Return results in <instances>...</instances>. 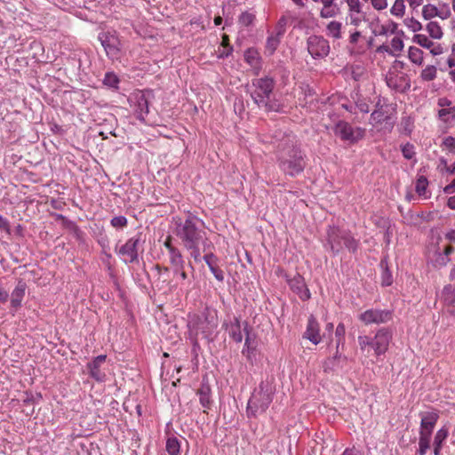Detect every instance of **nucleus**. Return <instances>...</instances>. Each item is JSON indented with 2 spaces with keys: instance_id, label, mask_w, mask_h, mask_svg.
Returning a JSON list of instances; mask_svg holds the SVG:
<instances>
[{
  "instance_id": "1",
  "label": "nucleus",
  "mask_w": 455,
  "mask_h": 455,
  "mask_svg": "<svg viewBox=\"0 0 455 455\" xmlns=\"http://www.w3.org/2000/svg\"><path fill=\"white\" fill-rule=\"evenodd\" d=\"M173 234L196 262L202 260V252L212 247L204 222L195 215L190 214L185 220H175Z\"/></svg>"
},
{
  "instance_id": "2",
  "label": "nucleus",
  "mask_w": 455,
  "mask_h": 455,
  "mask_svg": "<svg viewBox=\"0 0 455 455\" xmlns=\"http://www.w3.org/2000/svg\"><path fill=\"white\" fill-rule=\"evenodd\" d=\"M278 166L286 175L295 177L301 173L306 167L305 155L297 145H287L280 149Z\"/></svg>"
},
{
  "instance_id": "3",
  "label": "nucleus",
  "mask_w": 455,
  "mask_h": 455,
  "mask_svg": "<svg viewBox=\"0 0 455 455\" xmlns=\"http://www.w3.org/2000/svg\"><path fill=\"white\" fill-rule=\"evenodd\" d=\"M275 388L269 381H262L252 392L246 408L249 418L264 413L271 404Z\"/></svg>"
},
{
  "instance_id": "4",
  "label": "nucleus",
  "mask_w": 455,
  "mask_h": 455,
  "mask_svg": "<svg viewBox=\"0 0 455 455\" xmlns=\"http://www.w3.org/2000/svg\"><path fill=\"white\" fill-rule=\"evenodd\" d=\"M251 86L254 88L251 92L254 102L258 106H264L267 109L272 110L267 101L275 86L274 79L269 76L253 79Z\"/></svg>"
},
{
  "instance_id": "5",
  "label": "nucleus",
  "mask_w": 455,
  "mask_h": 455,
  "mask_svg": "<svg viewBox=\"0 0 455 455\" xmlns=\"http://www.w3.org/2000/svg\"><path fill=\"white\" fill-rule=\"evenodd\" d=\"M144 240L141 234L131 237L117 251L118 255L125 263H133L138 260L140 251H143Z\"/></svg>"
},
{
  "instance_id": "6",
  "label": "nucleus",
  "mask_w": 455,
  "mask_h": 455,
  "mask_svg": "<svg viewBox=\"0 0 455 455\" xmlns=\"http://www.w3.org/2000/svg\"><path fill=\"white\" fill-rule=\"evenodd\" d=\"M347 4L346 24L359 28L363 22L368 21L366 12L361 0H344Z\"/></svg>"
},
{
  "instance_id": "7",
  "label": "nucleus",
  "mask_w": 455,
  "mask_h": 455,
  "mask_svg": "<svg viewBox=\"0 0 455 455\" xmlns=\"http://www.w3.org/2000/svg\"><path fill=\"white\" fill-rule=\"evenodd\" d=\"M438 119L443 130H448L455 125V106L447 98L438 99Z\"/></svg>"
},
{
  "instance_id": "8",
  "label": "nucleus",
  "mask_w": 455,
  "mask_h": 455,
  "mask_svg": "<svg viewBox=\"0 0 455 455\" xmlns=\"http://www.w3.org/2000/svg\"><path fill=\"white\" fill-rule=\"evenodd\" d=\"M334 133L342 140L355 143L364 136V130L359 127H353L345 121H339L334 126Z\"/></svg>"
},
{
  "instance_id": "9",
  "label": "nucleus",
  "mask_w": 455,
  "mask_h": 455,
  "mask_svg": "<svg viewBox=\"0 0 455 455\" xmlns=\"http://www.w3.org/2000/svg\"><path fill=\"white\" fill-rule=\"evenodd\" d=\"M421 13L426 20H431L436 17L445 20L452 15L450 4L444 2H439L436 5L432 4H425L422 7Z\"/></svg>"
},
{
  "instance_id": "10",
  "label": "nucleus",
  "mask_w": 455,
  "mask_h": 455,
  "mask_svg": "<svg viewBox=\"0 0 455 455\" xmlns=\"http://www.w3.org/2000/svg\"><path fill=\"white\" fill-rule=\"evenodd\" d=\"M307 51L314 59H323L330 52V44L327 39L321 36H310L307 38Z\"/></svg>"
},
{
  "instance_id": "11",
  "label": "nucleus",
  "mask_w": 455,
  "mask_h": 455,
  "mask_svg": "<svg viewBox=\"0 0 455 455\" xmlns=\"http://www.w3.org/2000/svg\"><path fill=\"white\" fill-rule=\"evenodd\" d=\"M359 320L364 324H379L387 323L392 319V312L387 309L371 308L361 313L358 316Z\"/></svg>"
},
{
  "instance_id": "12",
  "label": "nucleus",
  "mask_w": 455,
  "mask_h": 455,
  "mask_svg": "<svg viewBox=\"0 0 455 455\" xmlns=\"http://www.w3.org/2000/svg\"><path fill=\"white\" fill-rule=\"evenodd\" d=\"M371 122L373 125L384 124V128L391 131L395 124V118L391 116L390 107L378 103L377 109L371 115Z\"/></svg>"
},
{
  "instance_id": "13",
  "label": "nucleus",
  "mask_w": 455,
  "mask_h": 455,
  "mask_svg": "<svg viewBox=\"0 0 455 455\" xmlns=\"http://www.w3.org/2000/svg\"><path fill=\"white\" fill-rule=\"evenodd\" d=\"M189 327L196 334L202 333L205 338L212 335L218 327V321L213 315L197 317L196 322L189 323Z\"/></svg>"
},
{
  "instance_id": "14",
  "label": "nucleus",
  "mask_w": 455,
  "mask_h": 455,
  "mask_svg": "<svg viewBox=\"0 0 455 455\" xmlns=\"http://www.w3.org/2000/svg\"><path fill=\"white\" fill-rule=\"evenodd\" d=\"M386 82L389 88L403 92L410 89V79L408 76L398 70H390L386 76Z\"/></svg>"
},
{
  "instance_id": "15",
  "label": "nucleus",
  "mask_w": 455,
  "mask_h": 455,
  "mask_svg": "<svg viewBox=\"0 0 455 455\" xmlns=\"http://www.w3.org/2000/svg\"><path fill=\"white\" fill-rule=\"evenodd\" d=\"M392 333L387 328H380L372 338V349L377 356L384 355L389 347Z\"/></svg>"
},
{
  "instance_id": "16",
  "label": "nucleus",
  "mask_w": 455,
  "mask_h": 455,
  "mask_svg": "<svg viewBox=\"0 0 455 455\" xmlns=\"http://www.w3.org/2000/svg\"><path fill=\"white\" fill-rule=\"evenodd\" d=\"M455 251L451 245H445L443 250L436 249L429 259V263L436 269L443 268L450 262V255Z\"/></svg>"
},
{
  "instance_id": "17",
  "label": "nucleus",
  "mask_w": 455,
  "mask_h": 455,
  "mask_svg": "<svg viewBox=\"0 0 455 455\" xmlns=\"http://www.w3.org/2000/svg\"><path fill=\"white\" fill-rule=\"evenodd\" d=\"M107 355H100L96 356L92 362L87 363L89 375L97 382H104L107 379L105 371H101V365L106 362Z\"/></svg>"
},
{
  "instance_id": "18",
  "label": "nucleus",
  "mask_w": 455,
  "mask_h": 455,
  "mask_svg": "<svg viewBox=\"0 0 455 455\" xmlns=\"http://www.w3.org/2000/svg\"><path fill=\"white\" fill-rule=\"evenodd\" d=\"M343 230L336 227H329L327 230V243L331 251L336 254L343 248Z\"/></svg>"
},
{
  "instance_id": "19",
  "label": "nucleus",
  "mask_w": 455,
  "mask_h": 455,
  "mask_svg": "<svg viewBox=\"0 0 455 455\" xmlns=\"http://www.w3.org/2000/svg\"><path fill=\"white\" fill-rule=\"evenodd\" d=\"M303 338L308 339L314 345L319 344L322 340L319 323L312 315L308 317L307 328L303 334Z\"/></svg>"
},
{
  "instance_id": "20",
  "label": "nucleus",
  "mask_w": 455,
  "mask_h": 455,
  "mask_svg": "<svg viewBox=\"0 0 455 455\" xmlns=\"http://www.w3.org/2000/svg\"><path fill=\"white\" fill-rule=\"evenodd\" d=\"M134 112L140 121H145V117L149 112L148 100L145 93L138 92L134 95Z\"/></svg>"
},
{
  "instance_id": "21",
  "label": "nucleus",
  "mask_w": 455,
  "mask_h": 455,
  "mask_svg": "<svg viewBox=\"0 0 455 455\" xmlns=\"http://www.w3.org/2000/svg\"><path fill=\"white\" fill-rule=\"evenodd\" d=\"M100 39L107 55L111 59H117L120 52L118 39L111 35H102Z\"/></svg>"
},
{
  "instance_id": "22",
  "label": "nucleus",
  "mask_w": 455,
  "mask_h": 455,
  "mask_svg": "<svg viewBox=\"0 0 455 455\" xmlns=\"http://www.w3.org/2000/svg\"><path fill=\"white\" fill-rule=\"evenodd\" d=\"M421 421H420V428L419 432L423 433H430L432 434L434 427L438 420V414L435 411H428L426 413L420 414Z\"/></svg>"
},
{
  "instance_id": "23",
  "label": "nucleus",
  "mask_w": 455,
  "mask_h": 455,
  "mask_svg": "<svg viewBox=\"0 0 455 455\" xmlns=\"http://www.w3.org/2000/svg\"><path fill=\"white\" fill-rule=\"evenodd\" d=\"M27 284L22 280H20L12 291L11 294V306L14 310H17L21 306V302L24 299Z\"/></svg>"
},
{
  "instance_id": "24",
  "label": "nucleus",
  "mask_w": 455,
  "mask_h": 455,
  "mask_svg": "<svg viewBox=\"0 0 455 455\" xmlns=\"http://www.w3.org/2000/svg\"><path fill=\"white\" fill-rule=\"evenodd\" d=\"M337 0H323V7L320 10V17L330 19L338 16L340 13V8L336 4Z\"/></svg>"
},
{
  "instance_id": "25",
  "label": "nucleus",
  "mask_w": 455,
  "mask_h": 455,
  "mask_svg": "<svg viewBox=\"0 0 455 455\" xmlns=\"http://www.w3.org/2000/svg\"><path fill=\"white\" fill-rule=\"evenodd\" d=\"M290 285L293 291L297 292L299 298L303 300L308 299L310 298V292L308 289L306 287L303 279L300 275L294 277Z\"/></svg>"
},
{
  "instance_id": "26",
  "label": "nucleus",
  "mask_w": 455,
  "mask_h": 455,
  "mask_svg": "<svg viewBox=\"0 0 455 455\" xmlns=\"http://www.w3.org/2000/svg\"><path fill=\"white\" fill-rule=\"evenodd\" d=\"M440 299L446 307H455V286L452 284H446L443 286Z\"/></svg>"
},
{
  "instance_id": "27",
  "label": "nucleus",
  "mask_w": 455,
  "mask_h": 455,
  "mask_svg": "<svg viewBox=\"0 0 455 455\" xmlns=\"http://www.w3.org/2000/svg\"><path fill=\"white\" fill-rule=\"evenodd\" d=\"M229 336L232 339L237 343L242 342L243 340V333L242 329H243V323L238 320V318H235L233 322H231L228 327Z\"/></svg>"
},
{
  "instance_id": "28",
  "label": "nucleus",
  "mask_w": 455,
  "mask_h": 455,
  "mask_svg": "<svg viewBox=\"0 0 455 455\" xmlns=\"http://www.w3.org/2000/svg\"><path fill=\"white\" fill-rule=\"evenodd\" d=\"M449 435V430L447 427H443L440 428L434 438V454L441 455V450L444 442L446 441Z\"/></svg>"
},
{
  "instance_id": "29",
  "label": "nucleus",
  "mask_w": 455,
  "mask_h": 455,
  "mask_svg": "<svg viewBox=\"0 0 455 455\" xmlns=\"http://www.w3.org/2000/svg\"><path fill=\"white\" fill-rule=\"evenodd\" d=\"M211 387L208 383L203 382L201 387L197 391L199 401L202 406L205 409H210L212 405L211 400Z\"/></svg>"
},
{
  "instance_id": "30",
  "label": "nucleus",
  "mask_w": 455,
  "mask_h": 455,
  "mask_svg": "<svg viewBox=\"0 0 455 455\" xmlns=\"http://www.w3.org/2000/svg\"><path fill=\"white\" fill-rule=\"evenodd\" d=\"M342 23L337 20H332L326 26V35L334 39H340L342 37Z\"/></svg>"
},
{
  "instance_id": "31",
  "label": "nucleus",
  "mask_w": 455,
  "mask_h": 455,
  "mask_svg": "<svg viewBox=\"0 0 455 455\" xmlns=\"http://www.w3.org/2000/svg\"><path fill=\"white\" fill-rule=\"evenodd\" d=\"M248 327H249L248 323L243 322V331L246 333V337H245L244 347L242 350V354L243 355H245L247 358H250L251 354L255 350L256 346L254 344V341L251 339V338L249 334Z\"/></svg>"
},
{
  "instance_id": "32",
  "label": "nucleus",
  "mask_w": 455,
  "mask_h": 455,
  "mask_svg": "<svg viewBox=\"0 0 455 455\" xmlns=\"http://www.w3.org/2000/svg\"><path fill=\"white\" fill-rule=\"evenodd\" d=\"M431 435L432 434L430 433L419 432V450L417 451V455H426L427 451L430 448Z\"/></svg>"
},
{
  "instance_id": "33",
  "label": "nucleus",
  "mask_w": 455,
  "mask_h": 455,
  "mask_svg": "<svg viewBox=\"0 0 455 455\" xmlns=\"http://www.w3.org/2000/svg\"><path fill=\"white\" fill-rule=\"evenodd\" d=\"M403 48V40L398 37L395 36L392 38L390 42V47L382 45L380 49L384 50L385 52H388L389 54L395 56L398 52H400Z\"/></svg>"
},
{
  "instance_id": "34",
  "label": "nucleus",
  "mask_w": 455,
  "mask_h": 455,
  "mask_svg": "<svg viewBox=\"0 0 455 455\" xmlns=\"http://www.w3.org/2000/svg\"><path fill=\"white\" fill-rule=\"evenodd\" d=\"M426 30L428 33L429 36L433 39L439 40L443 36V28L436 21L430 20L426 25Z\"/></svg>"
},
{
  "instance_id": "35",
  "label": "nucleus",
  "mask_w": 455,
  "mask_h": 455,
  "mask_svg": "<svg viewBox=\"0 0 455 455\" xmlns=\"http://www.w3.org/2000/svg\"><path fill=\"white\" fill-rule=\"evenodd\" d=\"M424 52L418 47L410 46L408 50V58L415 65L421 66L424 60Z\"/></svg>"
},
{
  "instance_id": "36",
  "label": "nucleus",
  "mask_w": 455,
  "mask_h": 455,
  "mask_svg": "<svg viewBox=\"0 0 455 455\" xmlns=\"http://www.w3.org/2000/svg\"><path fill=\"white\" fill-rule=\"evenodd\" d=\"M343 247H346L348 251L355 252L358 247V242L353 237L350 232L343 230L342 235Z\"/></svg>"
},
{
  "instance_id": "37",
  "label": "nucleus",
  "mask_w": 455,
  "mask_h": 455,
  "mask_svg": "<svg viewBox=\"0 0 455 455\" xmlns=\"http://www.w3.org/2000/svg\"><path fill=\"white\" fill-rule=\"evenodd\" d=\"M280 44V34H271L268 36L266 43V52L268 55H272Z\"/></svg>"
},
{
  "instance_id": "38",
  "label": "nucleus",
  "mask_w": 455,
  "mask_h": 455,
  "mask_svg": "<svg viewBox=\"0 0 455 455\" xmlns=\"http://www.w3.org/2000/svg\"><path fill=\"white\" fill-rule=\"evenodd\" d=\"M168 254H169L170 263L172 266V268L177 267L185 266V260H184L183 255L179 249L172 250V251Z\"/></svg>"
},
{
  "instance_id": "39",
  "label": "nucleus",
  "mask_w": 455,
  "mask_h": 455,
  "mask_svg": "<svg viewBox=\"0 0 455 455\" xmlns=\"http://www.w3.org/2000/svg\"><path fill=\"white\" fill-rule=\"evenodd\" d=\"M427 186H428L427 179L424 176L419 177L416 181V185H415V190H416L417 194L419 196H423L424 198L429 197V196H427Z\"/></svg>"
},
{
  "instance_id": "40",
  "label": "nucleus",
  "mask_w": 455,
  "mask_h": 455,
  "mask_svg": "<svg viewBox=\"0 0 455 455\" xmlns=\"http://www.w3.org/2000/svg\"><path fill=\"white\" fill-rule=\"evenodd\" d=\"M166 451L169 455H180V444L176 437H169L167 439Z\"/></svg>"
},
{
  "instance_id": "41",
  "label": "nucleus",
  "mask_w": 455,
  "mask_h": 455,
  "mask_svg": "<svg viewBox=\"0 0 455 455\" xmlns=\"http://www.w3.org/2000/svg\"><path fill=\"white\" fill-rule=\"evenodd\" d=\"M412 41L415 44L426 49H430L432 46H434V42L431 41L426 35L423 34L414 35L412 37Z\"/></svg>"
},
{
  "instance_id": "42",
  "label": "nucleus",
  "mask_w": 455,
  "mask_h": 455,
  "mask_svg": "<svg viewBox=\"0 0 455 455\" xmlns=\"http://www.w3.org/2000/svg\"><path fill=\"white\" fill-rule=\"evenodd\" d=\"M390 12L397 18H402L405 12L404 0H395L390 9Z\"/></svg>"
},
{
  "instance_id": "43",
  "label": "nucleus",
  "mask_w": 455,
  "mask_h": 455,
  "mask_svg": "<svg viewBox=\"0 0 455 455\" xmlns=\"http://www.w3.org/2000/svg\"><path fill=\"white\" fill-rule=\"evenodd\" d=\"M436 68L433 65L427 66L420 74V77L423 81L429 82L433 81L436 77Z\"/></svg>"
},
{
  "instance_id": "44",
  "label": "nucleus",
  "mask_w": 455,
  "mask_h": 455,
  "mask_svg": "<svg viewBox=\"0 0 455 455\" xmlns=\"http://www.w3.org/2000/svg\"><path fill=\"white\" fill-rule=\"evenodd\" d=\"M345 333H346V327L344 323H339L335 330V337L337 339V344L336 348L339 349L340 345H343L345 342Z\"/></svg>"
},
{
  "instance_id": "45",
  "label": "nucleus",
  "mask_w": 455,
  "mask_h": 455,
  "mask_svg": "<svg viewBox=\"0 0 455 455\" xmlns=\"http://www.w3.org/2000/svg\"><path fill=\"white\" fill-rule=\"evenodd\" d=\"M103 84L110 88H117L119 78L113 72H108L103 79Z\"/></svg>"
},
{
  "instance_id": "46",
  "label": "nucleus",
  "mask_w": 455,
  "mask_h": 455,
  "mask_svg": "<svg viewBox=\"0 0 455 455\" xmlns=\"http://www.w3.org/2000/svg\"><path fill=\"white\" fill-rule=\"evenodd\" d=\"M254 20L255 15L249 12H244L239 16V23L245 27L251 25Z\"/></svg>"
},
{
  "instance_id": "47",
  "label": "nucleus",
  "mask_w": 455,
  "mask_h": 455,
  "mask_svg": "<svg viewBox=\"0 0 455 455\" xmlns=\"http://www.w3.org/2000/svg\"><path fill=\"white\" fill-rule=\"evenodd\" d=\"M244 59L250 65L257 64L259 60V53L254 49H248L244 53Z\"/></svg>"
},
{
  "instance_id": "48",
  "label": "nucleus",
  "mask_w": 455,
  "mask_h": 455,
  "mask_svg": "<svg viewBox=\"0 0 455 455\" xmlns=\"http://www.w3.org/2000/svg\"><path fill=\"white\" fill-rule=\"evenodd\" d=\"M110 223L116 228H123L127 226L128 220L124 216H116L111 219Z\"/></svg>"
},
{
  "instance_id": "49",
  "label": "nucleus",
  "mask_w": 455,
  "mask_h": 455,
  "mask_svg": "<svg viewBox=\"0 0 455 455\" xmlns=\"http://www.w3.org/2000/svg\"><path fill=\"white\" fill-rule=\"evenodd\" d=\"M369 3L376 11H383L387 7V0H363Z\"/></svg>"
},
{
  "instance_id": "50",
  "label": "nucleus",
  "mask_w": 455,
  "mask_h": 455,
  "mask_svg": "<svg viewBox=\"0 0 455 455\" xmlns=\"http://www.w3.org/2000/svg\"><path fill=\"white\" fill-rule=\"evenodd\" d=\"M402 153L404 158L411 159L415 155L414 146L411 143H406L402 146Z\"/></svg>"
},
{
  "instance_id": "51",
  "label": "nucleus",
  "mask_w": 455,
  "mask_h": 455,
  "mask_svg": "<svg viewBox=\"0 0 455 455\" xmlns=\"http://www.w3.org/2000/svg\"><path fill=\"white\" fill-rule=\"evenodd\" d=\"M407 28L412 32H418L422 29L421 23L414 18L408 19L405 21Z\"/></svg>"
},
{
  "instance_id": "52",
  "label": "nucleus",
  "mask_w": 455,
  "mask_h": 455,
  "mask_svg": "<svg viewBox=\"0 0 455 455\" xmlns=\"http://www.w3.org/2000/svg\"><path fill=\"white\" fill-rule=\"evenodd\" d=\"M358 343L361 350H364L367 347L372 348V338L366 335H360L358 337Z\"/></svg>"
},
{
  "instance_id": "53",
  "label": "nucleus",
  "mask_w": 455,
  "mask_h": 455,
  "mask_svg": "<svg viewBox=\"0 0 455 455\" xmlns=\"http://www.w3.org/2000/svg\"><path fill=\"white\" fill-rule=\"evenodd\" d=\"M210 249H208L205 251V254H204V257H202V259H204L205 261V263L207 264V266L210 268L212 266L217 265L218 259H217L216 256L212 252H211V251L207 252Z\"/></svg>"
},
{
  "instance_id": "54",
  "label": "nucleus",
  "mask_w": 455,
  "mask_h": 455,
  "mask_svg": "<svg viewBox=\"0 0 455 455\" xmlns=\"http://www.w3.org/2000/svg\"><path fill=\"white\" fill-rule=\"evenodd\" d=\"M381 283H382V285H384V286H389L393 283L392 274L387 268H385L383 270L382 276H381Z\"/></svg>"
},
{
  "instance_id": "55",
  "label": "nucleus",
  "mask_w": 455,
  "mask_h": 455,
  "mask_svg": "<svg viewBox=\"0 0 455 455\" xmlns=\"http://www.w3.org/2000/svg\"><path fill=\"white\" fill-rule=\"evenodd\" d=\"M210 270L218 281L222 282L224 280V273L217 265L210 267Z\"/></svg>"
},
{
  "instance_id": "56",
  "label": "nucleus",
  "mask_w": 455,
  "mask_h": 455,
  "mask_svg": "<svg viewBox=\"0 0 455 455\" xmlns=\"http://www.w3.org/2000/svg\"><path fill=\"white\" fill-rule=\"evenodd\" d=\"M184 267H185V266L177 267L172 268L174 275H176L181 281H184L188 278V275L185 272Z\"/></svg>"
},
{
  "instance_id": "57",
  "label": "nucleus",
  "mask_w": 455,
  "mask_h": 455,
  "mask_svg": "<svg viewBox=\"0 0 455 455\" xmlns=\"http://www.w3.org/2000/svg\"><path fill=\"white\" fill-rule=\"evenodd\" d=\"M443 145L448 149H455V138L451 136L445 138Z\"/></svg>"
},
{
  "instance_id": "58",
  "label": "nucleus",
  "mask_w": 455,
  "mask_h": 455,
  "mask_svg": "<svg viewBox=\"0 0 455 455\" xmlns=\"http://www.w3.org/2000/svg\"><path fill=\"white\" fill-rule=\"evenodd\" d=\"M362 36V33L358 30L352 31L349 36V43L352 44H357L360 37Z\"/></svg>"
},
{
  "instance_id": "59",
  "label": "nucleus",
  "mask_w": 455,
  "mask_h": 455,
  "mask_svg": "<svg viewBox=\"0 0 455 455\" xmlns=\"http://www.w3.org/2000/svg\"><path fill=\"white\" fill-rule=\"evenodd\" d=\"M356 108L362 112V113H368L370 111L369 104L365 100H358L356 102Z\"/></svg>"
},
{
  "instance_id": "60",
  "label": "nucleus",
  "mask_w": 455,
  "mask_h": 455,
  "mask_svg": "<svg viewBox=\"0 0 455 455\" xmlns=\"http://www.w3.org/2000/svg\"><path fill=\"white\" fill-rule=\"evenodd\" d=\"M0 229L10 233V225L7 219L4 218L2 215H0Z\"/></svg>"
},
{
  "instance_id": "61",
  "label": "nucleus",
  "mask_w": 455,
  "mask_h": 455,
  "mask_svg": "<svg viewBox=\"0 0 455 455\" xmlns=\"http://www.w3.org/2000/svg\"><path fill=\"white\" fill-rule=\"evenodd\" d=\"M164 247L167 249L168 253L172 252V250H177L178 248L175 247L172 243V238L168 236L166 240L164 243Z\"/></svg>"
},
{
  "instance_id": "62",
  "label": "nucleus",
  "mask_w": 455,
  "mask_h": 455,
  "mask_svg": "<svg viewBox=\"0 0 455 455\" xmlns=\"http://www.w3.org/2000/svg\"><path fill=\"white\" fill-rule=\"evenodd\" d=\"M429 50L434 56L440 55L443 53V47L440 44H434V46H432Z\"/></svg>"
},
{
  "instance_id": "63",
  "label": "nucleus",
  "mask_w": 455,
  "mask_h": 455,
  "mask_svg": "<svg viewBox=\"0 0 455 455\" xmlns=\"http://www.w3.org/2000/svg\"><path fill=\"white\" fill-rule=\"evenodd\" d=\"M444 193L452 194L455 192V179L443 188Z\"/></svg>"
},
{
  "instance_id": "64",
  "label": "nucleus",
  "mask_w": 455,
  "mask_h": 455,
  "mask_svg": "<svg viewBox=\"0 0 455 455\" xmlns=\"http://www.w3.org/2000/svg\"><path fill=\"white\" fill-rule=\"evenodd\" d=\"M341 455H359V451L355 447L346 448Z\"/></svg>"
}]
</instances>
